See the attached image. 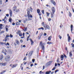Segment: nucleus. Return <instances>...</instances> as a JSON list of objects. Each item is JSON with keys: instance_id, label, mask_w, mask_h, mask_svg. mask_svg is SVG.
Instances as JSON below:
<instances>
[{"instance_id": "f257e3e1", "label": "nucleus", "mask_w": 74, "mask_h": 74, "mask_svg": "<svg viewBox=\"0 0 74 74\" xmlns=\"http://www.w3.org/2000/svg\"><path fill=\"white\" fill-rule=\"evenodd\" d=\"M27 10V14L28 15V17L29 18H33V16L32 14H30V9L28 8Z\"/></svg>"}, {"instance_id": "f03ea898", "label": "nucleus", "mask_w": 74, "mask_h": 74, "mask_svg": "<svg viewBox=\"0 0 74 74\" xmlns=\"http://www.w3.org/2000/svg\"><path fill=\"white\" fill-rule=\"evenodd\" d=\"M10 57L9 56H6L5 60L6 61H8L10 60Z\"/></svg>"}, {"instance_id": "7ed1b4c3", "label": "nucleus", "mask_w": 74, "mask_h": 74, "mask_svg": "<svg viewBox=\"0 0 74 74\" xmlns=\"http://www.w3.org/2000/svg\"><path fill=\"white\" fill-rule=\"evenodd\" d=\"M43 27L46 29H50V27L49 26L47 25V24H43Z\"/></svg>"}, {"instance_id": "20e7f679", "label": "nucleus", "mask_w": 74, "mask_h": 74, "mask_svg": "<svg viewBox=\"0 0 74 74\" xmlns=\"http://www.w3.org/2000/svg\"><path fill=\"white\" fill-rule=\"evenodd\" d=\"M51 10L52 11V13L53 14H55L54 13L55 12V7H51Z\"/></svg>"}, {"instance_id": "39448f33", "label": "nucleus", "mask_w": 74, "mask_h": 74, "mask_svg": "<svg viewBox=\"0 0 74 74\" xmlns=\"http://www.w3.org/2000/svg\"><path fill=\"white\" fill-rule=\"evenodd\" d=\"M52 61H50L48 62H47L46 64V66L48 67L52 63Z\"/></svg>"}, {"instance_id": "423d86ee", "label": "nucleus", "mask_w": 74, "mask_h": 74, "mask_svg": "<svg viewBox=\"0 0 74 74\" xmlns=\"http://www.w3.org/2000/svg\"><path fill=\"white\" fill-rule=\"evenodd\" d=\"M18 32H16L17 34H18L19 36L20 37H21L22 36V33H21V31H19L18 32V34L17 33Z\"/></svg>"}, {"instance_id": "0eeeda50", "label": "nucleus", "mask_w": 74, "mask_h": 74, "mask_svg": "<svg viewBox=\"0 0 74 74\" xmlns=\"http://www.w3.org/2000/svg\"><path fill=\"white\" fill-rule=\"evenodd\" d=\"M7 51V50L5 49H4L2 51V52L4 53L5 55H7V53H6Z\"/></svg>"}, {"instance_id": "6e6552de", "label": "nucleus", "mask_w": 74, "mask_h": 74, "mask_svg": "<svg viewBox=\"0 0 74 74\" xmlns=\"http://www.w3.org/2000/svg\"><path fill=\"white\" fill-rule=\"evenodd\" d=\"M50 2H51V3L53 4L54 5H56V2H55L53 0H50Z\"/></svg>"}, {"instance_id": "1a4fd4ad", "label": "nucleus", "mask_w": 74, "mask_h": 74, "mask_svg": "<svg viewBox=\"0 0 74 74\" xmlns=\"http://www.w3.org/2000/svg\"><path fill=\"white\" fill-rule=\"evenodd\" d=\"M73 25H71V32L73 34Z\"/></svg>"}, {"instance_id": "9d476101", "label": "nucleus", "mask_w": 74, "mask_h": 74, "mask_svg": "<svg viewBox=\"0 0 74 74\" xmlns=\"http://www.w3.org/2000/svg\"><path fill=\"white\" fill-rule=\"evenodd\" d=\"M33 53V51H30L28 54L29 56H31Z\"/></svg>"}, {"instance_id": "9b49d317", "label": "nucleus", "mask_w": 74, "mask_h": 74, "mask_svg": "<svg viewBox=\"0 0 74 74\" xmlns=\"http://www.w3.org/2000/svg\"><path fill=\"white\" fill-rule=\"evenodd\" d=\"M10 16H11L12 15V10H10Z\"/></svg>"}, {"instance_id": "f8f14e48", "label": "nucleus", "mask_w": 74, "mask_h": 74, "mask_svg": "<svg viewBox=\"0 0 74 74\" xmlns=\"http://www.w3.org/2000/svg\"><path fill=\"white\" fill-rule=\"evenodd\" d=\"M60 59L61 60H63L64 59V56L63 55H62L60 57Z\"/></svg>"}, {"instance_id": "ddd939ff", "label": "nucleus", "mask_w": 74, "mask_h": 74, "mask_svg": "<svg viewBox=\"0 0 74 74\" xmlns=\"http://www.w3.org/2000/svg\"><path fill=\"white\" fill-rule=\"evenodd\" d=\"M29 40H30L31 42V45H33V44L34 43V42L32 40V39L31 38H29Z\"/></svg>"}, {"instance_id": "4468645a", "label": "nucleus", "mask_w": 74, "mask_h": 74, "mask_svg": "<svg viewBox=\"0 0 74 74\" xmlns=\"http://www.w3.org/2000/svg\"><path fill=\"white\" fill-rule=\"evenodd\" d=\"M16 42L17 45H19V44H20V43L19 42V41L18 40H16Z\"/></svg>"}, {"instance_id": "2eb2a0df", "label": "nucleus", "mask_w": 74, "mask_h": 74, "mask_svg": "<svg viewBox=\"0 0 74 74\" xmlns=\"http://www.w3.org/2000/svg\"><path fill=\"white\" fill-rule=\"evenodd\" d=\"M18 65V64H15L14 65H13V66H12V68H14V67H16V66Z\"/></svg>"}, {"instance_id": "dca6fc26", "label": "nucleus", "mask_w": 74, "mask_h": 74, "mask_svg": "<svg viewBox=\"0 0 74 74\" xmlns=\"http://www.w3.org/2000/svg\"><path fill=\"white\" fill-rule=\"evenodd\" d=\"M3 55H1L0 56V60H2V59H3Z\"/></svg>"}, {"instance_id": "f3484780", "label": "nucleus", "mask_w": 74, "mask_h": 74, "mask_svg": "<svg viewBox=\"0 0 74 74\" xmlns=\"http://www.w3.org/2000/svg\"><path fill=\"white\" fill-rule=\"evenodd\" d=\"M47 44H49V45H50V44H53V43L51 42L48 41Z\"/></svg>"}, {"instance_id": "a211bd4d", "label": "nucleus", "mask_w": 74, "mask_h": 74, "mask_svg": "<svg viewBox=\"0 0 74 74\" xmlns=\"http://www.w3.org/2000/svg\"><path fill=\"white\" fill-rule=\"evenodd\" d=\"M51 37H52V36H50L48 38V40L49 41H51Z\"/></svg>"}, {"instance_id": "6ab92c4d", "label": "nucleus", "mask_w": 74, "mask_h": 74, "mask_svg": "<svg viewBox=\"0 0 74 74\" xmlns=\"http://www.w3.org/2000/svg\"><path fill=\"white\" fill-rule=\"evenodd\" d=\"M1 64H2V66H5L6 64V63H3V62L1 63Z\"/></svg>"}, {"instance_id": "aec40b11", "label": "nucleus", "mask_w": 74, "mask_h": 74, "mask_svg": "<svg viewBox=\"0 0 74 74\" xmlns=\"http://www.w3.org/2000/svg\"><path fill=\"white\" fill-rule=\"evenodd\" d=\"M51 73V71H47L46 72L45 74H49Z\"/></svg>"}, {"instance_id": "412c9836", "label": "nucleus", "mask_w": 74, "mask_h": 74, "mask_svg": "<svg viewBox=\"0 0 74 74\" xmlns=\"http://www.w3.org/2000/svg\"><path fill=\"white\" fill-rule=\"evenodd\" d=\"M69 55L70 57H71L73 56V54H72V53H71V52H69Z\"/></svg>"}, {"instance_id": "4be33fe9", "label": "nucleus", "mask_w": 74, "mask_h": 74, "mask_svg": "<svg viewBox=\"0 0 74 74\" xmlns=\"http://www.w3.org/2000/svg\"><path fill=\"white\" fill-rule=\"evenodd\" d=\"M71 40V37H70V36H69L68 37V42H70V41Z\"/></svg>"}, {"instance_id": "5701e85b", "label": "nucleus", "mask_w": 74, "mask_h": 74, "mask_svg": "<svg viewBox=\"0 0 74 74\" xmlns=\"http://www.w3.org/2000/svg\"><path fill=\"white\" fill-rule=\"evenodd\" d=\"M69 16H70V17H71L72 16L71 13H70V12H69Z\"/></svg>"}, {"instance_id": "b1692460", "label": "nucleus", "mask_w": 74, "mask_h": 74, "mask_svg": "<svg viewBox=\"0 0 74 74\" xmlns=\"http://www.w3.org/2000/svg\"><path fill=\"white\" fill-rule=\"evenodd\" d=\"M42 49L43 50V51H44V49H45V47H44V46L42 45Z\"/></svg>"}, {"instance_id": "393cba45", "label": "nucleus", "mask_w": 74, "mask_h": 74, "mask_svg": "<svg viewBox=\"0 0 74 74\" xmlns=\"http://www.w3.org/2000/svg\"><path fill=\"white\" fill-rule=\"evenodd\" d=\"M2 26H3V24H0V29H3V27H2Z\"/></svg>"}, {"instance_id": "a878e982", "label": "nucleus", "mask_w": 74, "mask_h": 74, "mask_svg": "<svg viewBox=\"0 0 74 74\" xmlns=\"http://www.w3.org/2000/svg\"><path fill=\"white\" fill-rule=\"evenodd\" d=\"M40 12V9H38L37 10V13H39Z\"/></svg>"}, {"instance_id": "bb28decb", "label": "nucleus", "mask_w": 74, "mask_h": 74, "mask_svg": "<svg viewBox=\"0 0 74 74\" xmlns=\"http://www.w3.org/2000/svg\"><path fill=\"white\" fill-rule=\"evenodd\" d=\"M5 71H6L5 70L3 71H2V72L0 73V74H3V73H5Z\"/></svg>"}, {"instance_id": "cd10ccee", "label": "nucleus", "mask_w": 74, "mask_h": 74, "mask_svg": "<svg viewBox=\"0 0 74 74\" xmlns=\"http://www.w3.org/2000/svg\"><path fill=\"white\" fill-rule=\"evenodd\" d=\"M16 25H17V26L19 25V23H18V22H16Z\"/></svg>"}, {"instance_id": "c85d7f7f", "label": "nucleus", "mask_w": 74, "mask_h": 74, "mask_svg": "<svg viewBox=\"0 0 74 74\" xmlns=\"http://www.w3.org/2000/svg\"><path fill=\"white\" fill-rule=\"evenodd\" d=\"M46 14L47 15V16H49V15L50 14V13H48V12H46Z\"/></svg>"}, {"instance_id": "c756f323", "label": "nucleus", "mask_w": 74, "mask_h": 74, "mask_svg": "<svg viewBox=\"0 0 74 74\" xmlns=\"http://www.w3.org/2000/svg\"><path fill=\"white\" fill-rule=\"evenodd\" d=\"M5 32L4 31H2L1 32H0V34H2V33H4Z\"/></svg>"}, {"instance_id": "7c9ffc66", "label": "nucleus", "mask_w": 74, "mask_h": 74, "mask_svg": "<svg viewBox=\"0 0 74 74\" xmlns=\"http://www.w3.org/2000/svg\"><path fill=\"white\" fill-rule=\"evenodd\" d=\"M41 36H42V35H41L40 36H38V39L39 40H40V38H41Z\"/></svg>"}, {"instance_id": "2f4dec72", "label": "nucleus", "mask_w": 74, "mask_h": 74, "mask_svg": "<svg viewBox=\"0 0 74 74\" xmlns=\"http://www.w3.org/2000/svg\"><path fill=\"white\" fill-rule=\"evenodd\" d=\"M37 53H38L39 52V48H38L37 49Z\"/></svg>"}, {"instance_id": "473e14b6", "label": "nucleus", "mask_w": 74, "mask_h": 74, "mask_svg": "<svg viewBox=\"0 0 74 74\" xmlns=\"http://www.w3.org/2000/svg\"><path fill=\"white\" fill-rule=\"evenodd\" d=\"M53 13H51V17L52 18L53 17Z\"/></svg>"}, {"instance_id": "72a5a7b5", "label": "nucleus", "mask_w": 74, "mask_h": 74, "mask_svg": "<svg viewBox=\"0 0 74 74\" xmlns=\"http://www.w3.org/2000/svg\"><path fill=\"white\" fill-rule=\"evenodd\" d=\"M27 21V19L26 18L25 20H23V22L24 23H26V22Z\"/></svg>"}, {"instance_id": "f704fd0d", "label": "nucleus", "mask_w": 74, "mask_h": 74, "mask_svg": "<svg viewBox=\"0 0 74 74\" xmlns=\"http://www.w3.org/2000/svg\"><path fill=\"white\" fill-rule=\"evenodd\" d=\"M6 41H7V38L6 36L5 39V41L6 42Z\"/></svg>"}, {"instance_id": "c9c22d12", "label": "nucleus", "mask_w": 74, "mask_h": 74, "mask_svg": "<svg viewBox=\"0 0 74 74\" xmlns=\"http://www.w3.org/2000/svg\"><path fill=\"white\" fill-rule=\"evenodd\" d=\"M13 8H14V11H15V10H16V7L15 6V7H14Z\"/></svg>"}, {"instance_id": "e433bc0d", "label": "nucleus", "mask_w": 74, "mask_h": 74, "mask_svg": "<svg viewBox=\"0 0 74 74\" xmlns=\"http://www.w3.org/2000/svg\"><path fill=\"white\" fill-rule=\"evenodd\" d=\"M38 14L39 16H41V12L38 13Z\"/></svg>"}, {"instance_id": "4c0bfd02", "label": "nucleus", "mask_w": 74, "mask_h": 74, "mask_svg": "<svg viewBox=\"0 0 74 74\" xmlns=\"http://www.w3.org/2000/svg\"><path fill=\"white\" fill-rule=\"evenodd\" d=\"M42 12L43 14H44V10H42Z\"/></svg>"}, {"instance_id": "58836bf2", "label": "nucleus", "mask_w": 74, "mask_h": 74, "mask_svg": "<svg viewBox=\"0 0 74 74\" xmlns=\"http://www.w3.org/2000/svg\"><path fill=\"white\" fill-rule=\"evenodd\" d=\"M56 69V67H53V68L52 69V70H55V69Z\"/></svg>"}, {"instance_id": "ea45409f", "label": "nucleus", "mask_w": 74, "mask_h": 74, "mask_svg": "<svg viewBox=\"0 0 74 74\" xmlns=\"http://www.w3.org/2000/svg\"><path fill=\"white\" fill-rule=\"evenodd\" d=\"M10 37L11 38H12V37H13V36L11 35V34H10Z\"/></svg>"}, {"instance_id": "a19ab883", "label": "nucleus", "mask_w": 74, "mask_h": 74, "mask_svg": "<svg viewBox=\"0 0 74 74\" xmlns=\"http://www.w3.org/2000/svg\"><path fill=\"white\" fill-rule=\"evenodd\" d=\"M11 21H12V19H11V18H10L9 19V22H11Z\"/></svg>"}, {"instance_id": "79ce46f5", "label": "nucleus", "mask_w": 74, "mask_h": 74, "mask_svg": "<svg viewBox=\"0 0 74 74\" xmlns=\"http://www.w3.org/2000/svg\"><path fill=\"white\" fill-rule=\"evenodd\" d=\"M20 11H19V9H17L16 10V12H19Z\"/></svg>"}, {"instance_id": "37998d69", "label": "nucleus", "mask_w": 74, "mask_h": 74, "mask_svg": "<svg viewBox=\"0 0 74 74\" xmlns=\"http://www.w3.org/2000/svg\"><path fill=\"white\" fill-rule=\"evenodd\" d=\"M30 11H31V12H32V10H33V9L32 8V7H30Z\"/></svg>"}, {"instance_id": "c03bdc74", "label": "nucleus", "mask_w": 74, "mask_h": 74, "mask_svg": "<svg viewBox=\"0 0 74 74\" xmlns=\"http://www.w3.org/2000/svg\"><path fill=\"white\" fill-rule=\"evenodd\" d=\"M35 61V59H33L32 60V61L33 63H34Z\"/></svg>"}, {"instance_id": "a18cd8bd", "label": "nucleus", "mask_w": 74, "mask_h": 74, "mask_svg": "<svg viewBox=\"0 0 74 74\" xmlns=\"http://www.w3.org/2000/svg\"><path fill=\"white\" fill-rule=\"evenodd\" d=\"M26 60V57H24V58L23 59V60Z\"/></svg>"}, {"instance_id": "49530a36", "label": "nucleus", "mask_w": 74, "mask_h": 74, "mask_svg": "<svg viewBox=\"0 0 74 74\" xmlns=\"http://www.w3.org/2000/svg\"><path fill=\"white\" fill-rule=\"evenodd\" d=\"M58 37H59V38H60V39H62V37L61 36H60V35H59V36H58Z\"/></svg>"}, {"instance_id": "de8ad7c7", "label": "nucleus", "mask_w": 74, "mask_h": 74, "mask_svg": "<svg viewBox=\"0 0 74 74\" xmlns=\"http://www.w3.org/2000/svg\"><path fill=\"white\" fill-rule=\"evenodd\" d=\"M0 43L1 45H3V44H4V43H3V42H0Z\"/></svg>"}, {"instance_id": "09e8293b", "label": "nucleus", "mask_w": 74, "mask_h": 74, "mask_svg": "<svg viewBox=\"0 0 74 74\" xmlns=\"http://www.w3.org/2000/svg\"><path fill=\"white\" fill-rule=\"evenodd\" d=\"M44 36H47V34L46 33H44Z\"/></svg>"}, {"instance_id": "8fccbe9b", "label": "nucleus", "mask_w": 74, "mask_h": 74, "mask_svg": "<svg viewBox=\"0 0 74 74\" xmlns=\"http://www.w3.org/2000/svg\"><path fill=\"white\" fill-rule=\"evenodd\" d=\"M58 71V70H56L55 71V73H56L57 72V71Z\"/></svg>"}, {"instance_id": "3c124183", "label": "nucleus", "mask_w": 74, "mask_h": 74, "mask_svg": "<svg viewBox=\"0 0 74 74\" xmlns=\"http://www.w3.org/2000/svg\"><path fill=\"white\" fill-rule=\"evenodd\" d=\"M63 55L64 56V58H67V56H66V55L64 54H63Z\"/></svg>"}, {"instance_id": "603ef678", "label": "nucleus", "mask_w": 74, "mask_h": 74, "mask_svg": "<svg viewBox=\"0 0 74 74\" xmlns=\"http://www.w3.org/2000/svg\"><path fill=\"white\" fill-rule=\"evenodd\" d=\"M27 30V27H26L25 29H24V32H25V31H26Z\"/></svg>"}, {"instance_id": "864d4df0", "label": "nucleus", "mask_w": 74, "mask_h": 74, "mask_svg": "<svg viewBox=\"0 0 74 74\" xmlns=\"http://www.w3.org/2000/svg\"><path fill=\"white\" fill-rule=\"evenodd\" d=\"M6 37H7H7H10V35H6Z\"/></svg>"}, {"instance_id": "5fc2aeb1", "label": "nucleus", "mask_w": 74, "mask_h": 74, "mask_svg": "<svg viewBox=\"0 0 74 74\" xmlns=\"http://www.w3.org/2000/svg\"><path fill=\"white\" fill-rule=\"evenodd\" d=\"M6 16H7V17H8V16H9V14H6Z\"/></svg>"}, {"instance_id": "6e6d98bb", "label": "nucleus", "mask_w": 74, "mask_h": 74, "mask_svg": "<svg viewBox=\"0 0 74 74\" xmlns=\"http://www.w3.org/2000/svg\"><path fill=\"white\" fill-rule=\"evenodd\" d=\"M15 25V23L14 22H13L12 23V25Z\"/></svg>"}, {"instance_id": "4d7b16f0", "label": "nucleus", "mask_w": 74, "mask_h": 74, "mask_svg": "<svg viewBox=\"0 0 74 74\" xmlns=\"http://www.w3.org/2000/svg\"><path fill=\"white\" fill-rule=\"evenodd\" d=\"M20 42H21V43L23 42V40H20Z\"/></svg>"}, {"instance_id": "13d9d810", "label": "nucleus", "mask_w": 74, "mask_h": 74, "mask_svg": "<svg viewBox=\"0 0 74 74\" xmlns=\"http://www.w3.org/2000/svg\"><path fill=\"white\" fill-rule=\"evenodd\" d=\"M6 45H8V46L10 45V44H9V43H8V42H7V43Z\"/></svg>"}, {"instance_id": "bf43d9fd", "label": "nucleus", "mask_w": 74, "mask_h": 74, "mask_svg": "<svg viewBox=\"0 0 74 74\" xmlns=\"http://www.w3.org/2000/svg\"><path fill=\"white\" fill-rule=\"evenodd\" d=\"M65 50L67 51V47H65Z\"/></svg>"}, {"instance_id": "052dcab7", "label": "nucleus", "mask_w": 74, "mask_h": 74, "mask_svg": "<svg viewBox=\"0 0 74 74\" xmlns=\"http://www.w3.org/2000/svg\"><path fill=\"white\" fill-rule=\"evenodd\" d=\"M41 29H42V30H44V28H43V27H41L40 28Z\"/></svg>"}, {"instance_id": "680f3d73", "label": "nucleus", "mask_w": 74, "mask_h": 74, "mask_svg": "<svg viewBox=\"0 0 74 74\" xmlns=\"http://www.w3.org/2000/svg\"><path fill=\"white\" fill-rule=\"evenodd\" d=\"M23 48H25L26 47V45H24L23 46Z\"/></svg>"}, {"instance_id": "e2e57ef3", "label": "nucleus", "mask_w": 74, "mask_h": 74, "mask_svg": "<svg viewBox=\"0 0 74 74\" xmlns=\"http://www.w3.org/2000/svg\"><path fill=\"white\" fill-rule=\"evenodd\" d=\"M21 21H21V20H19L18 21V22H19V23H21Z\"/></svg>"}, {"instance_id": "0e129e2a", "label": "nucleus", "mask_w": 74, "mask_h": 74, "mask_svg": "<svg viewBox=\"0 0 74 74\" xmlns=\"http://www.w3.org/2000/svg\"><path fill=\"white\" fill-rule=\"evenodd\" d=\"M55 67H56V66H57V64L56 63L55 64Z\"/></svg>"}, {"instance_id": "69168bd1", "label": "nucleus", "mask_w": 74, "mask_h": 74, "mask_svg": "<svg viewBox=\"0 0 74 74\" xmlns=\"http://www.w3.org/2000/svg\"><path fill=\"white\" fill-rule=\"evenodd\" d=\"M6 32H8V28H6Z\"/></svg>"}, {"instance_id": "338daca9", "label": "nucleus", "mask_w": 74, "mask_h": 74, "mask_svg": "<svg viewBox=\"0 0 74 74\" xmlns=\"http://www.w3.org/2000/svg\"><path fill=\"white\" fill-rule=\"evenodd\" d=\"M33 66V64H31V65H30L31 67H32V66Z\"/></svg>"}, {"instance_id": "774afa93", "label": "nucleus", "mask_w": 74, "mask_h": 74, "mask_svg": "<svg viewBox=\"0 0 74 74\" xmlns=\"http://www.w3.org/2000/svg\"><path fill=\"white\" fill-rule=\"evenodd\" d=\"M51 19L50 18L48 19L49 21H51Z\"/></svg>"}]
</instances>
